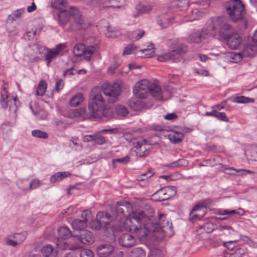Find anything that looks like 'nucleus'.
Segmentation results:
<instances>
[{"label": "nucleus", "instance_id": "63", "mask_svg": "<svg viewBox=\"0 0 257 257\" xmlns=\"http://www.w3.org/2000/svg\"><path fill=\"white\" fill-rule=\"evenodd\" d=\"M145 32L143 30H138L133 32V36L136 40L140 39L144 34Z\"/></svg>", "mask_w": 257, "mask_h": 257}, {"label": "nucleus", "instance_id": "13", "mask_svg": "<svg viewBox=\"0 0 257 257\" xmlns=\"http://www.w3.org/2000/svg\"><path fill=\"white\" fill-rule=\"evenodd\" d=\"M115 210L116 216H119L120 218L123 217L129 216L128 218H130V215L133 212L132 205L128 201H120L116 203L115 206Z\"/></svg>", "mask_w": 257, "mask_h": 257}, {"label": "nucleus", "instance_id": "23", "mask_svg": "<svg viewBox=\"0 0 257 257\" xmlns=\"http://www.w3.org/2000/svg\"><path fill=\"white\" fill-rule=\"evenodd\" d=\"M256 50V46L253 44H247L243 46L241 51L244 57H251L253 55L254 52Z\"/></svg>", "mask_w": 257, "mask_h": 257}, {"label": "nucleus", "instance_id": "38", "mask_svg": "<svg viewBox=\"0 0 257 257\" xmlns=\"http://www.w3.org/2000/svg\"><path fill=\"white\" fill-rule=\"evenodd\" d=\"M187 164V160L184 159H180L176 161L167 164L166 166L170 168H178L181 166H186Z\"/></svg>", "mask_w": 257, "mask_h": 257}, {"label": "nucleus", "instance_id": "33", "mask_svg": "<svg viewBox=\"0 0 257 257\" xmlns=\"http://www.w3.org/2000/svg\"><path fill=\"white\" fill-rule=\"evenodd\" d=\"M225 170H233L235 173H237L238 175L245 176L247 175H250L253 176L255 174V173L249 170L245 169H236L234 167H226L225 168Z\"/></svg>", "mask_w": 257, "mask_h": 257}, {"label": "nucleus", "instance_id": "8", "mask_svg": "<svg viewBox=\"0 0 257 257\" xmlns=\"http://www.w3.org/2000/svg\"><path fill=\"white\" fill-rule=\"evenodd\" d=\"M134 93L136 97L141 99L146 98L149 93L153 97L158 100H162L163 99V95L160 86L154 83L152 84L151 88H147V89H142V88H136V87L135 86Z\"/></svg>", "mask_w": 257, "mask_h": 257}, {"label": "nucleus", "instance_id": "56", "mask_svg": "<svg viewBox=\"0 0 257 257\" xmlns=\"http://www.w3.org/2000/svg\"><path fill=\"white\" fill-rule=\"evenodd\" d=\"M130 157L128 155H126L125 157L121 158H118L113 159L112 160V163H120L123 164H126L130 161Z\"/></svg>", "mask_w": 257, "mask_h": 257}, {"label": "nucleus", "instance_id": "4", "mask_svg": "<svg viewBox=\"0 0 257 257\" xmlns=\"http://www.w3.org/2000/svg\"><path fill=\"white\" fill-rule=\"evenodd\" d=\"M225 7L232 21L238 22L240 29H246L247 21L244 16L245 11L242 2L240 0H230L225 3Z\"/></svg>", "mask_w": 257, "mask_h": 257}, {"label": "nucleus", "instance_id": "12", "mask_svg": "<svg viewBox=\"0 0 257 257\" xmlns=\"http://www.w3.org/2000/svg\"><path fill=\"white\" fill-rule=\"evenodd\" d=\"M66 47L64 43H60L57 45L54 48L50 49L46 47H41L46 52L45 54V61L46 62L47 66H49L52 61L56 59L59 55L62 50Z\"/></svg>", "mask_w": 257, "mask_h": 257}, {"label": "nucleus", "instance_id": "27", "mask_svg": "<svg viewBox=\"0 0 257 257\" xmlns=\"http://www.w3.org/2000/svg\"><path fill=\"white\" fill-rule=\"evenodd\" d=\"M87 223L85 221H82L80 219H74L71 222V226L73 229L76 230H79L81 232L84 230L87 227Z\"/></svg>", "mask_w": 257, "mask_h": 257}, {"label": "nucleus", "instance_id": "7", "mask_svg": "<svg viewBox=\"0 0 257 257\" xmlns=\"http://www.w3.org/2000/svg\"><path fill=\"white\" fill-rule=\"evenodd\" d=\"M187 52V46L180 43L175 46L173 50L162 55L158 56V60L161 62L172 61L177 62L181 54Z\"/></svg>", "mask_w": 257, "mask_h": 257}, {"label": "nucleus", "instance_id": "45", "mask_svg": "<svg viewBox=\"0 0 257 257\" xmlns=\"http://www.w3.org/2000/svg\"><path fill=\"white\" fill-rule=\"evenodd\" d=\"M246 153L250 157V159L252 161H257V147L254 146L250 148Z\"/></svg>", "mask_w": 257, "mask_h": 257}, {"label": "nucleus", "instance_id": "47", "mask_svg": "<svg viewBox=\"0 0 257 257\" xmlns=\"http://www.w3.org/2000/svg\"><path fill=\"white\" fill-rule=\"evenodd\" d=\"M90 228L93 230H99L102 227L100 222L98 218L92 220L89 223Z\"/></svg>", "mask_w": 257, "mask_h": 257}, {"label": "nucleus", "instance_id": "55", "mask_svg": "<svg viewBox=\"0 0 257 257\" xmlns=\"http://www.w3.org/2000/svg\"><path fill=\"white\" fill-rule=\"evenodd\" d=\"M176 5L182 9H186L189 6V0H175Z\"/></svg>", "mask_w": 257, "mask_h": 257}, {"label": "nucleus", "instance_id": "17", "mask_svg": "<svg viewBox=\"0 0 257 257\" xmlns=\"http://www.w3.org/2000/svg\"><path fill=\"white\" fill-rule=\"evenodd\" d=\"M118 242L121 246L129 248L135 245L136 239L133 235L128 233H124L119 237Z\"/></svg>", "mask_w": 257, "mask_h": 257}, {"label": "nucleus", "instance_id": "64", "mask_svg": "<svg viewBox=\"0 0 257 257\" xmlns=\"http://www.w3.org/2000/svg\"><path fill=\"white\" fill-rule=\"evenodd\" d=\"M24 12L25 10L24 9H20L14 11L12 15L14 17H15L16 18H20L21 15Z\"/></svg>", "mask_w": 257, "mask_h": 257}, {"label": "nucleus", "instance_id": "35", "mask_svg": "<svg viewBox=\"0 0 257 257\" xmlns=\"http://www.w3.org/2000/svg\"><path fill=\"white\" fill-rule=\"evenodd\" d=\"M47 84L44 80H41L37 87L36 91V95L38 96H43L47 88Z\"/></svg>", "mask_w": 257, "mask_h": 257}, {"label": "nucleus", "instance_id": "1", "mask_svg": "<svg viewBox=\"0 0 257 257\" xmlns=\"http://www.w3.org/2000/svg\"><path fill=\"white\" fill-rule=\"evenodd\" d=\"M105 107V101L101 94L91 92L88 106V110L85 108L77 110L75 115L83 116L90 119L102 118V109Z\"/></svg>", "mask_w": 257, "mask_h": 257}, {"label": "nucleus", "instance_id": "51", "mask_svg": "<svg viewBox=\"0 0 257 257\" xmlns=\"http://www.w3.org/2000/svg\"><path fill=\"white\" fill-rule=\"evenodd\" d=\"M0 102L2 107L5 109L7 108L10 102L8 95L7 94H2Z\"/></svg>", "mask_w": 257, "mask_h": 257}, {"label": "nucleus", "instance_id": "57", "mask_svg": "<svg viewBox=\"0 0 257 257\" xmlns=\"http://www.w3.org/2000/svg\"><path fill=\"white\" fill-rule=\"evenodd\" d=\"M158 143L157 142H151V141L147 140L146 139H142V140L139 141L137 143L136 145L145 146V145L153 146V145H158Z\"/></svg>", "mask_w": 257, "mask_h": 257}, {"label": "nucleus", "instance_id": "29", "mask_svg": "<svg viewBox=\"0 0 257 257\" xmlns=\"http://www.w3.org/2000/svg\"><path fill=\"white\" fill-rule=\"evenodd\" d=\"M135 148L136 149L135 152L138 157L142 158L146 157L149 155V149L146 148L145 146L136 145Z\"/></svg>", "mask_w": 257, "mask_h": 257}, {"label": "nucleus", "instance_id": "40", "mask_svg": "<svg viewBox=\"0 0 257 257\" xmlns=\"http://www.w3.org/2000/svg\"><path fill=\"white\" fill-rule=\"evenodd\" d=\"M145 251L140 247H136L133 249L130 257H145Z\"/></svg>", "mask_w": 257, "mask_h": 257}, {"label": "nucleus", "instance_id": "25", "mask_svg": "<svg viewBox=\"0 0 257 257\" xmlns=\"http://www.w3.org/2000/svg\"><path fill=\"white\" fill-rule=\"evenodd\" d=\"M70 175L71 173L69 172H59L56 173L50 177V181L52 183H54L65 179Z\"/></svg>", "mask_w": 257, "mask_h": 257}, {"label": "nucleus", "instance_id": "43", "mask_svg": "<svg viewBox=\"0 0 257 257\" xmlns=\"http://www.w3.org/2000/svg\"><path fill=\"white\" fill-rule=\"evenodd\" d=\"M152 84L148 80H143L136 83L135 86L136 88L138 87L139 88H142V89H147V88H151Z\"/></svg>", "mask_w": 257, "mask_h": 257}, {"label": "nucleus", "instance_id": "53", "mask_svg": "<svg viewBox=\"0 0 257 257\" xmlns=\"http://www.w3.org/2000/svg\"><path fill=\"white\" fill-rule=\"evenodd\" d=\"M106 31L107 33H106V35L107 37L116 38L120 34L119 32L118 31H111L110 27L108 26L106 27Z\"/></svg>", "mask_w": 257, "mask_h": 257}, {"label": "nucleus", "instance_id": "19", "mask_svg": "<svg viewBox=\"0 0 257 257\" xmlns=\"http://www.w3.org/2000/svg\"><path fill=\"white\" fill-rule=\"evenodd\" d=\"M116 216H112L109 213L104 212H98L97 214V218L100 222L102 226L105 228L107 227V225L112 221Z\"/></svg>", "mask_w": 257, "mask_h": 257}, {"label": "nucleus", "instance_id": "3", "mask_svg": "<svg viewBox=\"0 0 257 257\" xmlns=\"http://www.w3.org/2000/svg\"><path fill=\"white\" fill-rule=\"evenodd\" d=\"M146 216L142 211L133 212L130 218H126L123 222V227L126 230L135 233L139 239H143L148 235V232L142 226Z\"/></svg>", "mask_w": 257, "mask_h": 257}, {"label": "nucleus", "instance_id": "42", "mask_svg": "<svg viewBox=\"0 0 257 257\" xmlns=\"http://www.w3.org/2000/svg\"><path fill=\"white\" fill-rule=\"evenodd\" d=\"M137 49V47L134 44H131L124 47L122 55H130L135 53Z\"/></svg>", "mask_w": 257, "mask_h": 257}, {"label": "nucleus", "instance_id": "14", "mask_svg": "<svg viewBox=\"0 0 257 257\" xmlns=\"http://www.w3.org/2000/svg\"><path fill=\"white\" fill-rule=\"evenodd\" d=\"M114 248L109 243H102L97 246L96 251L98 257H110L113 253Z\"/></svg>", "mask_w": 257, "mask_h": 257}, {"label": "nucleus", "instance_id": "60", "mask_svg": "<svg viewBox=\"0 0 257 257\" xmlns=\"http://www.w3.org/2000/svg\"><path fill=\"white\" fill-rule=\"evenodd\" d=\"M94 141L96 144L101 145L105 143V139L102 136L94 135Z\"/></svg>", "mask_w": 257, "mask_h": 257}, {"label": "nucleus", "instance_id": "32", "mask_svg": "<svg viewBox=\"0 0 257 257\" xmlns=\"http://www.w3.org/2000/svg\"><path fill=\"white\" fill-rule=\"evenodd\" d=\"M231 101L237 103H253L254 100L253 98L245 97L244 96H236L233 98Z\"/></svg>", "mask_w": 257, "mask_h": 257}, {"label": "nucleus", "instance_id": "30", "mask_svg": "<svg viewBox=\"0 0 257 257\" xmlns=\"http://www.w3.org/2000/svg\"><path fill=\"white\" fill-rule=\"evenodd\" d=\"M83 100V94L81 93H78L71 98L69 104L71 106L76 107Z\"/></svg>", "mask_w": 257, "mask_h": 257}, {"label": "nucleus", "instance_id": "24", "mask_svg": "<svg viewBox=\"0 0 257 257\" xmlns=\"http://www.w3.org/2000/svg\"><path fill=\"white\" fill-rule=\"evenodd\" d=\"M41 252L45 257H56L57 254V250L54 249L53 246L51 244H48L43 247Z\"/></svg>", "mask_w": 257, "mask_h": 257}, {"label": "nucleus", "instance_id": "10", "mask_svg": "<svg viewBox=\"0 0 257 257\" xmlns=\"http://www.w3.org/2000/svg\"><path fill=\"white\" fill-rule=\"evenodd\" d=\"M101 90L102 92L109 97L107 99L109 103H114L118 98L120 94L121 87L117 83L113 84H103L101 86Z\"/></svg>", "mask_w": 257, "mask_h": 257}, {"label": "nucleus", "instance_id": "11", "mask_svg": "<svg viewBox=\"0 0 257 257\" xmlns=\"http://www.w3.org/2000/svg\"><path fill=\"white\" fill-rule=\"evenodd\" d=\"M177 193V188L175 186H168L161 188L153 195V197L158 201H163L169 199L174 196Z\"/></svg>", "mask_w": 257, "mask_h": 257}, {"label": "nucleus", "instance_id": "58", "mask_svg": "<svg viewBox=\"0 0 257 257\" xmlns=\"http://www.w3.org/2000/svg\"><path fill=\"white\" fill-rule=\"evenodd\" d=\"M245 250L243 248H238L236 249L233 253L230 255V257H242V255L244 254Z\"/></svg>", "mask_w": 257, "mask_h": 257}, {"label": "nucleus", "instance_id": "28", "mask_svg": "<svg viewBox=\"0 0 257 257\" xmlns=\"http://www.w3.org/2000/svg\"><path fill=\"white\" fill-rule=\"evenodd\" d=\"M168 137L170 142L175 144L180 143L184 139L183 134L178 132H175Z\"/></svg>", "mask_w": 257, "mask_h": 257}, {"label": "nucleus", "instance_id": "22", "mask_svg": "<svg viewBox=\"0 0 257 257\" xmlns=\"http://www.w3.org/2000/svg\"><path fill=\"white\" fill-rule=\"evenodd\" d=\"M205 115L207 116H213L218 120L224 122H229V118L224 112H219L216 109H213L210 112L207 111L205 112Z\"/></svg>", "mask_w": 257, "mask_h": 257}, {"label": "nucleus", "instance_id": "46", "mask_svg": "<svg viewBox=\"0 0 257 257\" xmlns=\"http://www.w3.org/2000/svg\"><path fill=\"white\" fill-rule=\"evenodd\" d=\"M116 113L118 115L125 116L128 113V111L126 107L120 105L116 107Z\"/></svg>", "mask_w": 257, "mask_h": 257}, {"label": "nucleus", "instance_id": "16", "mask_svg": "<svg viewBox=\"0 0 257 257\" xmlns=\"http://www.w3.org/2000/svg\"><path fill=\"white\" fill-rule=\"evenodd\" d=\"M74 237L85 244H91L94 241V236L92 233L86 229L82 230L78 234L75 235Z\"/></svg>", "mask_w": 257, "mask_h": 257}, {"label": "nucleus", "instance_id": "37", "mask_svg": "<svg viewBox=\"0 0 257 257\" xmlns=\"http://www.w3.org/2000/svg\"><path fill=\"white\" fill-rule=\"evenodd\" d=\"M85 46L81 43L76 44L73 48V53L77 57H80L84 53Z\"/></svg>", "mask_w": 257, "mask_h": 257}, {"label": "nucleus", "instance_id": "34", "mask_svg": "<svg viewBox=\"0 0 257 257\" xmlns=\"http://www.w3.org/2000/svg\"><path fill=\"white\" fill-rule=\"evenodd\" d=\"M67 3L65 0H51L52 7L58 10H62L66 7Z\"/></svg>", "mask_w": 257, "mask_h": 257}, {"label": "nucleus", "instance_id": "52", "mask_svg": "<svg viewBox=\"0 0 257 257\" xmlns=\"http://www.w3.org/2000/svg\"><path fill=\"white\" fill-rule=\"evenodd\" d=\"M102 117L106 118V119H109L113 117L114 114L111 109L109 108H105V107L102 109Z\"/></svg>", "mask_w": 257, "mask_h": 257}, {"label": "nucleus", "instance_id": "50", "mask_svg": "<svg viewBox=\"0 0 257 257\" xmlns=\"http://www.w3.org/2000/svg\"><path fill=\"white\" fill-rule=\"evenodd\" d=\"M91 212L90 210H84L81 213V218L82 221H85L87 224L88 221L91 219Z\"/></svg>", "mask_w": 257, "mask_h": 257}, {"label": "nucleus", "instance_id": "2", "mask_svg": "<svg viewBox=\"0 0 257 257\" xmlns=\"http://www.w3.org/2000/svg\"><path fill=\"white\" fill-rule=\"evenodd\" d=\"M207 31L209 37H214L217 35L224 40L235 31L233 28L228 23L226 18L215 17L207 22Z\"/></svg>", "mask_w": 257, "mask_h": 257}, {"label": "nucleus", "instance_id": "61", "mask_svg": "<svg viewBox=\"0 0 257 257\" xmlns=\"http://www.w3.org/2000/svg\"><path fill=\"white\" fill-rule=\"evenodd\" d=\"M64 83L62 79H59L56 82L54 90L57 92L62 90L64 87Z\"/></svg>", "mask_w": 257, "mask_h": 257}, {"label": "nucleus", "instance_id": "59", "mask_svg": "<svg viewBox=\"0 0 257 257\" xmlns=\"http://www.w3.org/2000/svg\"><path fill=\"white\" fill-rule=\"evenodd\" d=\"M80 257H93V252L89 249H84L81 251Z\"/></svg>", "mask_w": 257, "mask_h": 257}, {"label": "nucleus", "instance_id": "26", "mask_svg": "<svg viewBox=\"0 0 257 257\" xmlns=\"http://www.w3.org/2000/svg\"><path fill=\"white\" fill-rule=\"evenodd\" d=\"M58 234L63 240L67 239L71 236H74L69 228L66 226H61L58 228Z\"/></svg>", "mask_w": 257, "mask_h": 257}, {"label": "nucleus", "instance_id": "15", "mask_svg": "<svg viewBox=\"0 0 257 257\" xmlns=\"http://www.w3.org/2000/svg\"><path fill=\"white\" fill-rule=\"evenodd\" d=\"M224 41L227 46L231 49L234 50L238 48L242 42V38L235 31L233 34L228 36Z\"/></svg>", "mask_w": 257, "mask_h": 257}, {"label": "nucleus", "instance_id": "41", "mask_svg": "<svg viewBox=\"0 0 257 257\" xmlns=\"http://www.w3.org/2000/svg\"><path fill=\"white\" fill-rule=\"evenodd\" d=\"M95 48L94 47L90 46L88 47L86 49L85 48L84 53V58L87 61H90L91 59V56L94 53Z\"/></svg>", "mask_w": 257, "mask_h": 257}, {"label": "nucleus", "instance_id": "5", "mask_svg": "<svg viewBox=\"0 0 257 257\" xmlns=\"http://www.w3.org/2000/svg\"><path fill=\"white\" fill-rule=\"evenodd\" d=\"M70 17H71L74 21L75 24H71L70 26V30L71 31H76L80 29H84V21L82 18L81 12L76 7H71L70 11L62 10L58 14V22L60 26L64 27L68 22Z\"/></svg>", "mask_w": 257, "mask_h": 257}, {"label": "nucleus", "instance_id": "20", "mask_svg": "<svg viewBox=\"0 0 257 257\" xmlns=\"http://www.w3.org/2000/svg\"><path fill=\"white\" fill-rule=\"evenodd\" d=\"M135 10L137 13L134 15V17L137 18L140 15L150 12L152 10V8L149 5L139 3L136 5Z\"/></svg>", "mask_w": 257, "mask_h": 257}, {"label": "nucleus", "instance_id": "49", "mask_svg": "<svg viewBox=\"0 0 257 257\" xmlns=\"http://www.w3.org/2000/svg\"><path fill=\"white\" fill-rule=\"evenodd\" d=\"M230 57L232 61L236 63L240 62L244 57L241 52L239 53H232L230 54Z\"/></svg>", "mask_w": 257, "mask_h": 257}, {"label": "nucleus", "instance_id": "9", "mask_svg": "<svg viewBox=\"0 0 257 257\" xmlns=\"http://www.w3.org/2000/svg\"><path fill=\"white\" fill-rule=\"evenodd\" d=\"M212 200L210 198L203 199L194 206L190 214V220L194 221L201 219L205 214V210L211 204Z\"/></svg>", "mask_w": 257, "mask_h": 257}, {"label": "nucleus", "instance_id": "21", "mask_svg": "<svg viewBox=\"0 0 257 257\" xmlns=\"http://www.w3.org/2000/svg\"><path fill=\"white\" fill-rule=\"evenodd\" d=\"M173 20L174 18L169 17L167 14H163L157 17V23L162 28H166Z\"/></svg>", "mask_w": 257, "mask_h": 257}, {"label": "nucleus", "instance_id": "18", "mask_svg": "<svg viewBox=\"0 0 257 257\" xmlns=\"http://www.w3.org/2000/svg\"><path fill=\"white\" fill-rule=\"evenodd\" d=\"M207 32L206 23L205 27L201 31H198L191 34L189 36V40L192 42L199 43L202 40L206 39L207 36L209 37V34Z\"/></svg>", "mask_w": 257, "mask_h": 257}, {"label": "nucleus", "instance_id": "62", "mask_svg": "<svg viewBox=\"0 0 257 257\" xmlns=\"http://www.w3.org/2000/svg\"><path fill=\"white\" fill-rule=\"evenodd\" d=\"M10 236L9 237H7L5 238V241L7 245L12 246L13 247H16L18 244V241H16V240H14L10 238Z\"/></svg>", "mask_w": 257, "mask_h": 257}, {"label": "nucleus", "instance_id": "31", "mask_svg": "<svg viewBox=\"0 0 257 257\" xmlns=\"http://www.w3.org/2000/svg\"><path fill=\"white\" fill-rule=\"evenodd\" d=\"M29 180L21 179L17 181V186L24 194L29 191Z\"/></svg>", "mask_w": 257, "mask_h": 257}, {"label": "nucleus", "instance_id": "39", "mask_svg": "<svg viewBox=\"0 0 257 257\" xmlns=\"http://www.w3.org/2000/svg\"><path fill=\"white\" fill-rule=\"evenodd\" d=\"M32 135L34 137L43 139H47L49 137V135L46 132L39 130H33L32 132Z\"/></svg>", "mask_w": 257, "mask_h": 257}, {"label": "nucleus", "instance_id": "6", "mask_svg": "<svg viewBox=\"0 0 257 257\" xmlns=\"http://www.w3.org/2000/svg\"><path fill=\"white\" fill-rule=\"evenodd\" d=\"M143 223H144L143 226L148 232H160L161 230L165 231V229L171 230L172 228V226L169 224V221L166 220L164 214H159L158 222H154L149 220L147 222H145V219H144Z\"/></svg>", "mask_w": 257, "mask_h": 257}, {"label": "nucleus", "instance_id": "36", "mask_svg": "<svg viewBox=\"0 0 257 257\" xmlns=\"http://www.w3.org/2000/svg\"><path fill=\"white\" fill-rule=\"evenodd\" d=\"M27 233L26 232H22L20 233H16L13 234H11L10 235V237L15 239L16 241H18V243L21 244L23 242L27 237Z\"/></svg>", "mask_w": 257, "mask_h": 257}, {"label": "nucleus", "instance_id": "48", "mask_svg": "<svg viewBox=\"0 0 257 257\" xmlns=\"http://www.w3.org/2000/svg\"><path fill=\"white\" fill-rule=\"evenodd\" d=\"M141 101L139 100H132L129 101V106L131 108L135 111H138L140 109Z\"/></svg>", "mask_w": 257, "mask_h": 257}, {"label": "nucleus", "instance_id": "44", "mask_svg": "<svg viewBox=\"0 0 257 257\" xmlns=\"http://www.w3.org/2000/svg\"><path fill=\"white\" fill-rule=\"evenodd\" d=\"M155 174V172L151 169H149L148 172L138 176V179L140 181H144L151 178Z\"/></svg>", "mask_w": 257, "mask_h": 257}, {"label": "nucleus", "instance_id": "54", "mask_svg": "<svg viewBox=\"0 0 257 257\" xmlns=\"http://www.w3.org/2000/svg\"><path fill=\"white\" fill-rule=\"evenodd\" d=\"M40 184V181L38 179H34L29 182V191L32 190L36 189L38 188Z\"/></svg>", "mask_w": 257, "mask_h": 257}]
</instances>
